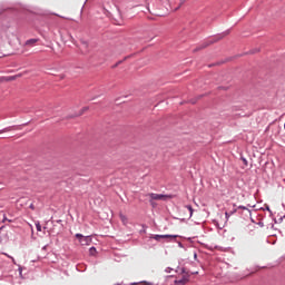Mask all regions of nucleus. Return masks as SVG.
<instances>
[{"label":"nucleus","instance_id":"nucleus-1","mask_svg":"<svg viewBox=\"0 0 285 285\" xmlns=\"http://www.w3.org/2000/svg\"><path fill=\"white\" fill-rule=\"evenodd\" d=\"M219 39H222V37L217 36L215 38H212V39L205 41L203 45L195 48L194 52H199V50H204V48H208V46H213V43L219 41Z\"/></svg>","mask_w":285,"mask_h":285},{"label":"nucleus","instance_id":"nucleus-2","mask_svg":"<svg viewBox=\"0 0 285 285\" xmlns=\"http://www.w3.org/2000/svg\"><path fill=\"white\" fill-rule=\"evenodd\" d=\"M76 239L79 240V244H81V246H89L92 242V238L90 236H83L82 234H76Z\"/></svg>","mask_w":285,"mask_h":285},{"label":"nucleus","instance_id":"nucleus-3","mask_svg":"<svg viewBox=\"0 0 285 285\" xmlns=\"http://www.w3.org/2000/svg\"><path fill=\"white\" fill-rule=\"evenodd\" d=\"M150 199H154L155 202H166V199H170V196L164 195V194H149Z\"/></svg>","mask_w":285,"mask_h":285},{"label":"nucleus","instance_id":"nucleus-4","mask_svg":"<svg viewBox=\"0 0 285 285\" xmlns=\"http://www.w3.org/2000/svg\"><path fill=\"white\" fill-rule=\"evenodd\" d=\"M179 237L178 235H154L151 239H155L156 242H161V239H177Z\"/></svg>","mask_w":285,"mask_h":285},{"label":"nucleus","instance_id":"nucleus-5","mask_svg":"<svg viewBox=\"0 0 285 285\" xmlns=\"http://www.w3.org/2000/svg\"><path fill=\"white\" fill-rule=\"evenodd\" d=\"M176 285H186L188 284V276H183L180 279L175 281Z\"/></svg>","mask_w":285,"mask_h":285},{"label":"nucleus","instance_id":"nucleus-6","mask_svg":"<svg viewBox=\"0 0 285 285\" xmlns=\"http://www.w3.org/2000/svg\"><path fill=\"white\" fill-rule=\"evenodd\" d=\"M236 208H237L238 212H239V210H244L246 217H248V215H250V209H248V207H246V206L240 205V206H238V207H236Z\"/></svg>","mask_w":285,"mask_h":285},{"label":"nucleus","instance_id":"nucleus-7","mask_svg":"<svg viewBox=\"0 0 285 285\" xmlns=\"http://www.w3.org/2000/svg\"><path fill=\"white\" fill-rule=\"evenodd\" d=\"M14 126H9L0 130V135H3V132H10V130H13Z\"/></svg>","mask_w":285,"mask_h":285},{"label":"nucleus","instance_id":"nucleus-8","mask_svg":"<svg viewBox=\"0 0 285 285\" xmlns=\"http://www.w3.org/2000/svg\"><path fill=\"white\" fill-rule=\"evenodd\" d=\"M185 208H186V210H188L189 219H190V217H193V213H194L193 206L191 205H186Z\"/></svg>","mask_w":285,"mask_h":285},{"label":"nucleus","instance_id":"nucleus-9","mask_svg":"<svg viewBox=\"0 0 285 285\" xmlns=\"http://www.w3.org/2000/svg\"><path fill=\"white\" fill-rule=\"evenodd\" d=\"M37 43V39H29L26 41V46H35Z\"/></svg>","mask_w":285,"mask_h":285},{"label":"nucleus","instance_id":"nucleus-10","mask_svg":"<svg viewBox=\"0 0 285 285\" xmlns=\"http://www.w3.org/2000/svg\"><path fill=\"white\" fill-rule=\"evenodd\" d=\"M17 77H19V76H8V77H6L4 79H6L7 81H14V79H17Z\"/></svg>","mask_w":285,"mask_h":285},{"label":"nucleus","instance_id":"nucleus-11","mask_svg":"<svg viewBox=\"0 0 285 285\" xmlns=\"http://www.w3.org/2000/svg\"><path fill=\"white\" fill-rule=\"evenodd\" d=\"M235 213H238L237 207L232 209V210H229V212H227V213H225V215H235Z\"/></svg>","mask_w":285,"mask_h":285},{"label":"nucleus","instance_id":"nucleus-12","mask_svg":"<svg viewBox=\"0 0 285 285\" xmlns=\"http://www.w3.org/2000/svg\"><path fill=\"white\" fill-rule=\"evenodd\" d=\"M2 255H6V257H9V259H11V262H12L13 264H17V262L14 261V257L8 255L7 253H2Z\"/></svg>","mask_w":285,"mask_h":285},{"label":"nucleus","instance_id":"nucleus-13","mask_svg":"<svg viewBox=\"0 0 285 285\" xmlns=\"http://www.w3.org/2000/svg\"><path fill=\"white\" fill-rule=\"evenodd\" d=\"M149 203H150V206H153V208H157V203H155V199L150 198Z\"/></svg>","mask_w":285,"mask_h":285},{"label":"nucleus","instance_id":"nucleus-14","mask_svg":"<svg viewBox=\"0 0 285 285\" xmlns=\"http://www.w3.org/2000/svg\"><path fill=\"white\" fill-rule=\"evenodd\" d=\"M121 63H124V60H119L118 62H116L112 68H117L118 66H121Z\"/></svg>","mask_w":285,"mask_h":285},{"label":"nucleus","instance_id":"nucleus-15","mask_svg":"<svg viewBox=\"0 0 285 285\" xmlns=\"http://www.w3.org/2000/svg\"><path fill=\"white\" fill-rule=\"evenodd\" d=\"M36 228H37L38 233H41V224L37 223Z\"/></svg>","mask_w":285,"mask_h":285},{"label":"nucleus","instance_id":"nucleus-16","mask_svg":"<svg viewBox=\"0 0 285 285\" xmlns=\"http://www.w3.org/2000/svg\"><path fill=\"white\" fill-rule=\"evenodd\" d=\"M265 210H268L269 215L273 216V212L271 210V207L266 205Z\"/></svg>","mask_w":285,"mask_h":285},{"label":"nucleus","instance_id":"nucleus-17","mask_svg":"<svg viewBox=\"0 0 285 285\" xmlns=\"http://www.w3.org/2000/svg\"><path fill=\"white\" fill-rule=\"evenodd\" d=\"M242 161H243L244 166H248V160L246 158L243 157Z\"/></svg>","mask_w":285,"mask_h":285},{"label":"nucleus","instance_id":"nucleus-18","mask_svg":"<svg viewBox=\"0 0 285 285\" xmlns=\"http://www.w3.org/2000/svg\"><path fill=\"white\" fill-rule=\"evenodd\" d=\"M186 1H188V0H179V8H181V6H184V3H186Z\"/></svg>","mask_w":285,"mask_h":285},{"label":"nucleus","instance_id":"nucleus-19","mask_svg":"<svg viewBox=\"0 0 285 285\" xmlns=\"http://www.w3.org/2000/svg\"><path fill=\"white\" fill-rule=\"evenodd\" d=\"M82 48H88V42L83 41L82 42Z\"/></svg>","mask_w":285,"mask_h":285},{"label":"nucleus","instance_id":"nucleus-20","mask_svg":"<svg viewBox=\"0 0 285 285\" xmlns=\"http://www.w3.org/2000/svg\"><path fill=\"white\" fill-rule=\"evenodd\" d=\"M86 110H88V107L82 108V111L79 115H83V112H86Z\"/></svg>","mask_w":285,"mask_h":285},{"label":"nucleus","instance_id":"nucleus-21","mask_svg":"<svg viewBox=\"0 0 285 285\" xmlns=\"http://www.w3.org/2000/svg\"><path fill=\"white\" fill-rule=\"evenodd\" d=\"M178 247L184 248V244L181 242H178Z\"/></svg>","mask_w":285,"mask_h":285},{"label":"nucleus","instance_id":"nucleus-22","mask_svg":"<svg viewBox=\"0 0 285 285\" xmlns=\"http://www.w3.org/2000/svg\"><path fill=\"white\" fill-rule=\"evenodd\" d=\"M258 226H261V228H264V223H263V222H259V223H258Z\"/></svg>","mask_w":285,"mask_h":285},{"label":"nucleus","instance_id":"nucleus-23","mask_svg":"<svg viewBox=\"0 0 285 285\" xmlns=\"http://www.w3.org/2000/svg\"><path fill=\"white\" fill-rule=\"evenodd\" d=\"M29 208H31V210H35V205L31 204V205L29 206Z\"/></svg>","mask_w":285,"mask_h":285},{"label":"nucleus","instance_id":"nucleus-24","mask_svg":"<svg viewBox=\"0 0 285 285\" xmlns=\"http://www.w3.org/2000/svg\"><path fill=\"white\" fill-rule=\"evenodd\" d=\"M181 273H183V274H186V268H183V269H181Z\"/></svg>","mask_w":285,"mask_h":285},{"label":"nucleus","instance_id":"nucleus-25","mask_svg":"<svg viewBox=\"0 0 285 285\" xmlns=\"http://www.w3.org/2000/svg\"><path fill=\"white\" fill-rule=\"evenodd\" d=\"M226 35H228V31L224 32V33H223V37H226Z\"/></svg>","mask_w":285,"mask_h":285},{"label":"nucleus","instance_id":"nucleus-26","mask_svg":"<svg viewBox=\"0 0 285 285\" xmlns=\"http://www.w3.org/2000/svg\"><path fill=\"white\" fill-rule=\"evenodd\" d=\"M90 250H91V252H95V250H97V249H96L95 247H91Z\"/></svg>","mask_w":285,"mask_h":285},{"label":"nucleus","instance_id":"nucleus-27","mask_svg":"<svg viewBox=\"0 0 285 285\" xmlns=\"http://www.w3.org/2000/svg\"><path fill=\"white\" fill-rule=\"evenodd\" d=\"M144 284H147V285H153V283H148V282H144Z\"/></svg>","mask_w":285,"mask_h":285},{"label":"nucleus","instance_id":"nucleus-28","mask_svg":"<svg viewBox=\"0 0 285 285\" xmlns=\"http://www.w3.org/2000/svg\"><path fill=\"white\" fill-rule=\"evenodd\" d=\"M226 216V219H228L232 215H225Z\"/></svg>","mask_w":285,"mask_h":285},{"label":"nucleus","instance_id":"nucleus-29","mask_svg":"<svg viewBox=\"0 0 285 285\" xmlns=\"http://www.w3.org/2000/svg\"><path fill=\"white\" fill-rule=\"evenodd\" d=\"M194 258L197 259V254H194Z\"/></svg>","mask_w":285,"mask_h":285},{"label":"nucleus","instance_id":"nucleus-30","mask_svg":"<svg viewBox=\"0 0 285 285\" xmlns=\"http://www.w3.org/2000/svg\"><path fill=\"white\" fill-rule=\"evenodd\" d=\"M191 275H197V272L191 273Z\"/></svg>","mask_w":285,"mask_h":285},{"label":"nucleus","instance_id":"nucleus-31","mask_svg":"<svg viewBox=\"0 0 285 285\" xmlns=\"http://www.w3.org/2000/svg\"><path fill=\"white\" fill-rule=\"evenodd\" d=\"M6 220H8V218L4 217V218H3V222H6Z\"/></svg>","mask_w":285,"mask_h":285},{"label":"nucleus","instance_id":"nucleus-32","mask_svg":"<svg viewBox=\"0 0 285 285\" xmlns=\"http://www.w3.org/2000/svg\"><path fill=\"white\" fill-rule=\"evenodd\" d=\"M0 230H3V226H2V227H0Z\"/></svg>","mask_w":285,"mask_h":285},{"label":"nucleus","instance_id":"nucleus-33","mask_svg":"<svg viewBox=\"0 0 285 285\" xmlns=\"http://www.w3.org/2000/svg\"><path fill=\"white\" fill-rule=\"evenodd\" d=\"M131 285H137V283H131Z\"/></svg>","mask_w":285,"mask_h":285},{"label":"nucleus","instance_id":"nucleus-34","mask_svg":"<svg viewBox=\"0 0 285 285\" xmlns=\"http://www.w3.org/2000/svg\"><path fill=\"white\" fill-rule=\"evenodd\" d=\"M114 285H121V283H118V284H114Z\"/></svg>","mask_w":285,"mask_h":285},{"label":"nucleus","instance_id":"nucleus-35","mask_svg":"<svg viewBox=\"0 0 285 285\" xmlns=\"http://www.w3.org/2000/svg\"><path fill=\"white\" fill-rule=\"evenodd\" d=\"M2 13V11H0V14Z\"/></svg>","mask_w":285,"mask_h":285}]
</instances>
